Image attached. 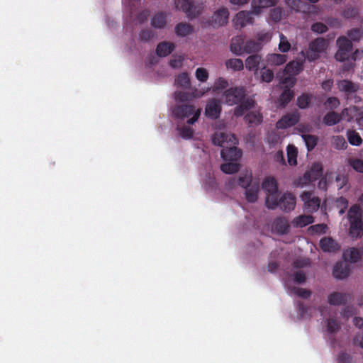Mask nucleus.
Instances as JSON below:
<instances>
[{
    "label": "nucleus",
    "instance_id": "1",
    "mask_svg": "<svg viewBox=\"0 0 363 363\" xmlns=\"http://www.w3.org/2000/svg\"><path fill=\"white\" fill-rule=\"evenodd\" d=\"M201 114V110H195L193 105H177L172 108V115L174 118L184 119L193 116L188 119V124H194L199 119Z\"/></svg>",
    "mask_w": 363,
    "mask_h": 363
},
{
    "label": "nucleus",
    "instance_id": "2",
    "mask_svg": "<svg viewBox=\"0 0 363 363\" xmlns=\"http://www.w3.org/2000/svg\"><path fill=\"white\" fill-rule=\"evenodd\" d=\"M175 6L185 13L189 19L198 17L203 8L202 4L191 0H175Z\"/></svg>",
    "mask_w": 363,
    "mask_h": 363
},
{
    "label": "nucleus",
    "instance_id": "3",
    "mask_svg": "<svg viewBox=\"0 0 363 363\" xmlns=\"http://www.w3.org/2000/svg\"><path fill=\"white\" fill-rule=\"evenodd\" d=\"M340 91L345 94L347 101L358 103L361 101V97L357 93L359 89V84L348 79H341L337 83Z\"/></svg>",
    "mask_w": 363,
    "mask_h": 363
},
{
    "label": "nucleus",
    "instance_id": "4",
    "mask_svg": "<svg viewBox=\"0 0 363 363\" xmlns=\"http://www.w3.org/2000/svg\"><path fill=\"white\" fill-rule=\"evenodd\" d=\"M328 41L323 38H317L312 40L308 45V50L306 53V58L309 62H313L320 57L328 48Z\"/></svg>",
    "mask_w": 363,
    "mask_h": 363
},
{
    "label": "nucleus",
    "instance_id": "5",
    "mask_svg": "<svg viewBox=\"0 0 363 363\" xmlns=\"http://www.w3.org/2000/svg\"><path fill=\"white\" fill-rule=\"evenodd\" d=\"M223 96L228 105L238 104L245 98L246 90L242 86L231 87L224 91Z\"/></svg>",
    "mask_w": 363,
    "mask_h": 363
},
{
    "label": "nucleus",
    "instance_id": "6",
    "mask_svg": "<svg viewBox=\"0 0 363 363\" xmlns=\"http://www.w3.org/2000/svg\"><path fill=\"white\" fill-rule=\"evenodd\" d=\"M215 145L225 147L227 145H237L238 141L234 134L223 132H216L211 137Z\"/></svg>",
    "mask_w": 363,
    "mask_h": 363
},
{
    "label": "nucleus",
    "instance_id": "7",
    "mask_svg": "<svg viewBox=\"0 0 363 363\" xmlns=\"http://www.w3.org/2000/svg\"><path fill=\"white\" fill-rule=\"evenodd\" d=\"M301 199L303 201L304 208L309 213H313L318 210L320 204V199L318 196H314L311 191H304L301 195Z\"/></svg>",
    "mask_w": 363,
    "mask_h": 363
},
{
    "label": "nucleus",
    "instance_id": "8",
    "mask_svg": "<svg viewBox=\"0 0 363 363\" xmlns=\"http://www.w3.org/2000/svg\"><path fill=\"white\" fill-rule=\"evenodd\" d=\"M323 174V167L320 163H314L311 169L304 173L302 178H300V184L306 185L318 179Z\"/></svg>",
    "mask_w": 363,
    "mask_h": 363
},
{
    "label": "nucleus",
    "instance_id": "9",
    "mask_svg": "<svg viewBox=\"0 0 363 363\" xmlns=\"http://www.w3.org/2000/svg\"><path fill=\"white\" fill-rule=\"evenodd\" d=\"M252 12L248 11H241L238 12L234 19L233 23L235 28H242L247 25H252L254 23Z\"/></svg>",
    "mask_w": 363,
    "mask_h": 363
},
{
    "label": "nucleus",
    "instance_id": "10",
    "mask_svg": "<svg viewBox=\"0 0 363 363\" xmlns=\"http://www.w3.org/2000/svg\"><path fill=\"white\" fill-rule=\"evenodd\" d=\"M300 119V114L297 111L289 113L278 121L277 126L278 128H287L295 125Z\"/></svg>",
    "mask_w": 363,
    "mask_h": 363
},
{
    "label": "nucleus",
    "instance_id": "11",
    "mask_svg": "<svg viewBox=\"0 0 363 363\" xmlns=\"http://www.w3.org/2000/svg\"><path fill=\"white\" fill-rule=\"evenodd\" d=\"M221 110L220 101L216 99H211L206 104L205 114L208 118L217 119L220 117Z\"/></svg>",
    "mask_w": 363,
    "mask_h": 363
},
{
    "label": "nucleus",
    "instance_id": "12",
    "mask_svg": "<svg viewBox=\"0 0 363 363\" xmlns=\"http://www.w3.org/2000/svg\"><path fill=\"white\" fill-rule=\"evenodd\" d=\"M235 145H227L222 149L220 155L224 160L238 161L241 157L242 152Z\"/></svg>",
    "mask_w": 363,
    "mask_h": 363
},
{
    "label": "nucleus",
    "instance_id": "13",
    "mask_svg": "<svg viewBox=\"0 0 363 363\" xmlns=\"http://www.w3.org/2000/svg\"><path fill=\"white\" fill-rule=\"evenodd\" d=\"M229 17V11L226 8L217 10L212 16V26L213 27L223 26L227 24Z\"/></svg>",
    "mask_w": 363,
    "mask_h": 363
},
{
    "label": "nucleus",
    "instance_id": "14",
    "mask_svg": "<svg viewBox=\"0 0 363 363\" xmlns=\"http://www.w3.org/2000/svg\"><path fill=\"white\" fill-rule=\"evenodd\" d=\"M350 298L351 296L350 294L333 292L328 295V302L332 306H341L345 305Z\"/></svg>",
    "mask_w": 363,
    "mask_h": 363
},
{
    "label": "nucleus",
    "instance_id": "15",
    "mask_svg": "<svg viewBox=\"0 0 363 363\" xmlns=\"http://www.w3.org/2000/svg\"><path fill=\"white\" fill-rule=\"evenodd\" d=\"M295 206L296 197L291 193H285L279 199V207L285 212H289L294 210Z\"/></svg>",
    "mask_w": 363,
    "mask_h": 363
},
{
    "label": "nucleus",
    "instance_id": "16",
    "mask_svg": "<svg viewBox=\"0 0 363 363\" xmlns=\"http://www.w3.org/2000/svg\"><path fill=\"white\" fill-rule=\"evenodd\" d=\"M320 248L325 252H335L340 248V245L331 237H324L319 242Z\"/></svg>",
    "mask_w": 363,
    "mask_h": 363
},
{
    "label": "nucleus",
    "instance_id": "17",
    "mask_svg": "<svg viewBox=\"0 0 363 363\" xmlns=\"http://www.w3.org/2000/svg\"><path fill=\"white\" fill-rule=\"evenodd\" d=\"M350 267L345 262H337L333 267V275L335 279H344L350 275Z\"/></svg>",
    "mask_w": 363,
    "mask_h": 363
},
{
    "label": "nucleus",
    "instance_id": "18",
    "mask_svg": "<svg viewBox=\"0 0 363 363\" xmlns=\"http://www.w3.org/2000/svg\"><path fill=\"white\" fill-rule=\"evenodd\" d=\"M276 3L277 0H252L251 3L252 13L259 14L263 9L273 6Z\"/></svg>",
    "mask_w": 363,
    "mask_h": 363
},
{
    "label": "nucleus",
    "instance_id": "19",
    "mask_svg": "<svg viewBox=\"0 0 363 363\" xmlns=\"http://www.w3.org/2000/svg\"><path fill=\"white\" fill-rule=\"evenodd\" d=\"M273 228L279 235L287 234L289 231V223L284 217L277 218L273 223Z\"/></svg>",
    "mask_w": 363,
    "mask_h": 363
},
{
    "label": "nucleus",
    "instance_id": "20",
    "mask_svg": "<svg viewBox=\"0 0 363 363\" xmlns=\"http://www.w3.org/2000/svg\"><path fill=\"white\" fill-rule=\"evenodd\" d=\"M245 38L241 35L233 38L230 43L231 52L236 55H242V49L245 48Z\"/></svg>",
    "mask_w": 363,
    "mask_h": 363
},
{
    "label": "nucleus",
    "instance_id": "21",
    "mask_svg": "<svg viewBox=\"0 0 363 363\" xmlns=\"http://www.w3.org/2000/svg\"><path fill=\"white\" fill-rule=\"evenodd\" d=\"M303 69V61H291L289 62L285 68L284 72L289 75H298Z\"/></svg>",
    "mask_w": 363,
    "mask_h": 363
},
{
    "label": "nucleus",
    "instance_id": "22",
    "mask_svg": "<svg viewBox=\"0 0 363 363\" xmlns=\"http://www.w3.org/2000/svg\"><path fill=\"white\" fill-rule=\"evenodd\" d=\"M259 191V184L255 182L248 188L245 189V198L249 203H255L258 199V192Z\"/></svg>",
    "mask_w": 363,
    "mask_h": 363
},
{
    "label": "nucleus",
    "instance_id": "23",
    "mask_svg": "<svg viewBox=\"0 0 363 363\" xmlns=\"http://www.w3.org/2000/svg\"><path fill=\"white\" fill-rule=\"evenodd\" d=\"M349 234L352 239H357L363 235L362 220L353 221L350 223Z\"/></svg>",
    "mask_w": 363,
    "mask_h": 363
},
{
    "label": "nucleus",
    "instance_id": "24",
    "mask_svg": "<svg viewBox=\"0 0 363 363\" xmlns=\"http://www.w3.org/2000/svg\"><path fill=\"white\" fill-rule=\"evenodd\" d=\"M264 191L267 193H278V183L273 177H268L262 182V184Z\"/></svg>",
    "mask_w": 363,
    "mask_h": 363
},
{
    "label": "nucleus",
    "instance_id": "25",
    "mask_svg": "<svg viewBox=\"0 0 363 363\" xmlns=\"http://www.w3.org/2000/svg\"><path fill=\"white\" fill-rule=\"evenodd\" d=\"M244 120L249 126L257 125L262 123L263 116L258 111H251L245 116Z\"/></svg>",
    "mask_w": 363,
    "mask_h": 363
},
{
    "label": "nucleus",
    "instance_id": "26",
    "mask_svg": "<svg viewBox=\"0 0 363 363\" xmlns=\"http://www.w3.org/2000/svg\"><path fill=\"white\" fill-rule=\"evenodd\" d=\"M343 257L345 260L356 263L361 259L362 252L357 248L351 247L344 252Z\"/></svg>",
    "mask_w": 363,
    "mask_h": 363
},
{
    "label": "nucleus",
    "instance_id": "27",
    "mask_svg": "<svg viewBox=\"0 0 363 363\" xmlns=\"http://www.w3.org/2000/svg\"><path fill=\"white\" fill-rule=\"evenodd\" d=\"M174 49V45L172 43H160L156 48V53L160 57H166L169 55Z\"/></svg>",
    "mask_w": 363,
    "mask_h": 363
},
{
    "label": "nucleus",
    "instance_id": "28",
    "mask_svg": "<svg viewBox=\"0 0 363 363\" xmlns=\"http://www.w3.org/2000/svg\"><path fill=\"white\" fill-rule=\"evenodd\" d=\"M175 33L180 37H185L194 32V27L188 23H179L174 28Z\"/></svg>",
    "mask_w": 363,
    "mask_h": 363
},
{
    "label": "nucleus",
    "instance_id": "29",
    "mask_svg": "<svg viewBox=\"0 0 363 363\" xmlns=\"http://www.w3.org/2000/svg\"><path fill=\"white\" fill-rule=\"evenodd\" d=\"M294 92L285 88L278 99L279 107L284 108L294 98Z\"/></svg>",
    "mask_w": 363,
    "mask_h": 363
},
{
    "label": "nucleus",
    "instance_id": "30",
    "mask_svg": "<svg viewBox=\"0 0 363 363\" xmlns=\"http://www.w3.org/2000/svg\"><path fill=\"white\" fill-rule=\"evenodd\" d=\"M261 61V55L258 54L251 55L245 60V67L249 70H257Z\"/></svg>",
    "mask_w": 363,
    "mask_h": 363
},
{
    "label": "nucleus",
    "instance_id": "31",
    "mask_svg": "<svg viewBox=\"0 0 363 363\" xmlns=\"http://www.w3.org/2000/svg\"><path fill=\"white\" fill-rule=\"evenodd\" d=\"M287 60V57L284 54H269L267 57V63L270 65H281Z\"/></svg>",
    "mask_w": 363,
    "mask_h": 363
},
{
    "label": "nucleus",
    "instance_id": "32",
    "mask_svg": "<svg viewBox=\"0 0 363 363\" xmlns=\"http://www.w3.org/2000/svg\"><path fill=\"white\" fill-rule=\"evenodd\" d=\"M262 48V45L260 42H256L255 40H246L245 48L242 49V54H250L259 52Z\"/></svg>",
    "mask_w": 363,
    "mask_h": 363
},
{
    "label": "nucleus",
    "instance_id": "33",
    "mask_svg": "<svg viewBox=\"0 0 363 363\" xmlns=\"http://www.w3.org/2000/svg\"><path fill=\"white\" fill-rule=\"evenodd\" d=\"M347 217L350 223L353 221L362 220V210L359 206L353 205L348 211Z\"/></svg>",
    "mask_w": 363,
    "mask_h": 363
},
{
    "label": "nucleus",
    "instance_id": "34",
    "mask_svg": "<svg viewBox=\"0 0 363 363\" xmlns=\"http://www.w3.org/2000/svg\"><path fill=\"white\" fill-rule=\"evenodd\" d=\"M342 119V116L335 111L327 113L323 117V123L328 126L338 123Z\"/></svg>",
    "mask_w": 363,
    "mask_h": 363
},
{
    "label": "nucleus",
    "instance_id": "35",
    "mask_svg": "<svg viewBox=\"0 0 363 363\" xmlns=\"http://www.w3.org/2000/svg\"><path fill=\"white\" fill-rule=\"evenodd\" d=\"M166 14L163 12L156 13L151 21V25L155 28H162L166 25Z\"/></svg>",
    "mask_w": 363,
    "mask_h": 363
},
{
    "label": "nucleus",
    "instance_id": "36",
    "mask_svg": "<svg viewBox=\"0 0 363 363\" xmlns=\"http://www.w3.org/2000/svg\"><path fill=\"white\" fill-rule=\"evenodd\" d=\"M266 206L269 209H275L279 206V199H278V193H267L266 194Z\"/></svg>",
    "mask_w": 363,
    "mask_h": 363
},
{
    "label": "nucleus",
    "instance_id": "37",
    "mask_svg": "<svg viewBox=\"0 0 363 363\" xmlns=\"http://www.w3.org/2000/svg\"><path fill=\"white\" fill-rule=\"evenodd\" d=\"M301 137L305 142L308 151H312L317 145L318 138L316 135L302 134Z\"/></svg>",
    "mask_w": 363,
    "mask_h": 363
},
{
    "label": "nucleus",
    "instance_id": "38",
    "mask_svg": "<svg viewBox=\"0 0 363 363\" xmlns=\"http://www.w3.org/2000/svg\"><path fill=\"white\" fill-rule=\"evenodd\" d=\"M288 162L291 166L297 164V148L293 145H289L286 148Z\"/></svg>",
    "mask_w": 363,
    "mask_h": 363
},
{
    "label": "nucleus",
    "instance_id": "39",
    "mask_svg": "<svg viewBox=\"0 0 363 363\" xmlns=\"http://www.w3.org/2000/svg\"><path fill=\"white\" fill-rule=\"evenodd\" d=\"M337 45L338 49L345 50L346 52H352V41L345 36H340L337 39Z\"/></svg>",
    "mask_w": 363,
    "mask_h": 363
},
{
    "label": "nucleus",
    "instance_id": "40",
    "mask_svg": "<svg viewBox=\"0 0 363 363\" xmlns=\"http://www.w3.org/2000/svg\"><path fill=\"white\" fill-rule=\"evenodd\" d=\"M347 136L349 143L352 145L359 146L362 143V138L356 130H349L347 133Z\"/></svg>",
    "mask_w": 363,
    "mask_h": 363
},
{
    "label": "nucleus",
    "instance_id": "41",
    "mask_svg": "<svg viewBox=\"0 0 363 363\" xmlns=\"http://www.w3.org/2000/svg\"><path fill=\"white\" fill-rule=\"evenodd\" d=\"M311 100V94H303L297 99V106L301 109H305L308 107Z\"/></svg>",
    "mask_w": 363,
    "mask_h": 363
},
{
    "label": "nucleus",
    "instance_id": "42",
    "mask_svg": "<svg viewBox=\"0 0 363 363\" xmlns=\"http://www.w3.org/2000/svg\"><path fill=\"white\" fill-rule=\"evenodd\" d=\"M176 84L183 88L188 89L191 86L190 79L186 72H183L178 75L175 80Z\"/></svg>",
    "mask_w": 363,
    "mask_h": 363
},
{
    "label": "nucleus",
    "instance_id": "43",
    "mask_svg": "<svg viewBox=\"0 0 363 363\" xmlns=\"http://www.w3.org/2000/svg\"><path fill=\"white\" fill-rule=\"evenodd\" d=\"M227 68H230L234 71H240L243 69V62L238 58L230 59L225 62Z\"/></svg>",
    "mask_w": 363,
    "mask_h": 363
},
{
    "label": "nucleus",
    "instance_id": "44",
    "mask_svg": "<svg viewBox=\"0 0 363 363\" xmlns=\"http://www.w3.org/2000/svg\"><path fill=\"white\" fill-rule=\"evenodd\" d=\"M220 169L226 174H233L238 172L240 169V165L238 163L230 162L221 164Z\"/></svg>",
    "mask_w": 363,
    "mask_h": 363
},
{
    "label": "nucleus",
    "instance_id": "45",
    "mask_svg": "<svg viewBox=\"0 0 363 363\" xmlns=\"http://www.w3.org/2000/svg\"><path fill=\"white\" fill-rule=\"evenodd\" d=\"M314 221L312 216H299L295 219V223L297 226L304 227L309 224L313 223Z\"/></svg>",
    "mask_w": 363,
    "mask_h": 363
},
{
    "label": "nucleus",
    "instance_id": "46",
    "mask_svg": "<svg viewBox=\"0 0 363 363\" xmlns=\"http://www.w3.org/2000/svg\"><path fill=\"white\" fill-rule=\"evenodd\" d=\"M237 179L238 185L245 189L248 188L252 184V177L251 174H245L242 176H240Z\"/></svg>",
    "mask_w": 363,
    "mask_h": 363
},
{
    "label": "nucleus",
    "instance_id": "47",
    "mask_svg": "<svg viewBox=\"0 0 363 363\" xmlns=\"http://www.w3.org/2000/svg\"><path fill=\"white\" fill-rule=\"evenodd\" d=\"M228 86V82L223 77L218 78L215 82L214 86L212 87V91L213 92H217L219 90L225 89Z\"/></svg>",
    "mask_w": 363,
    "mask_h": 363
},
{
    "label": "nucleus",
    "instance_id": "48",
    "mask_svg": "<svg viewBox=\"0 0 363 363\" xmlns=\"http://www.w3.org/2000/svg\"><path fill=\"white\" fill-rule=\"evenodd\" d=\"M348 164L351 166L355 171L358 172L363 173V160L357 158H350L348 160Z\"/></svg>",
    "mask_w": 363,
    "mask_h": 363
},
{
    "label": "nucleus",
    "instance_id": "49",
    "mask_svg": "<svg viewBox=\"0 0 363 363\" xmlns=\"http://www.w3.org/2000/svg\"><path fill=\"white\" fill-rule=\"evenodd\" d=\"M180 136L184 139H191L194 135V130L189 126L177 127Z\"/></svg>",
    "mask_w": 363,
    "mask_h": 363
},
{
    "label": "nucleus",
    "instance_id": "50",
    "mask_svg": "<svg viewBox=\"0 0 363 363\" xmlns=\"http://www.w3.org/2000/svg\"><path fill=\"white\" fill-rule=\"evenodd\" d=\"M340 326L338 321L334 318H329L327 320V331L330 333H335L337 332Z\"/></svg>",
    "mask_w": 363,
    "mask_h": 363
},
{
    "label": "nucleus",
    "instance_id": "51",
    "mask_svg": "<svg viewBox=\"0 0 363 363\" xmlns=\"http://www.w3.org/2000/svg\"><path fill=\"white\" fill-rule=\"evenodd\" d=\"M196 79L201 82H205L208 79V72L203 67L197 68L195 73Z\"/></svg>",
    "mask_w": 363,
    "mask_h": 363
},
{
    "label": "nucleus",
    "instance_id": "52",
    "mask_svg": "<svg viewBox=\"0 0 363 363\" xmlns=\"http://www.w3.org/2000/svg\"><path fill=\"white\" fill-rule=\"evenodd\" d=\"M347 35L350 40L359 41L362 36V31L360 28H352L347 31Z\"/></svg>",
    "mask_w": 363,
    "mask_h": 363
},
{
    "label": "nucleus",
    "instance_id": "53",
    "mask_svg": "<svg viewBox=\"0 0 363 363\" xmlns=\"http://www.w3.org/2000/svg\"><path fill=\"white\" fill-rule=\"evenodd\" d=\"M282 11L279 7H275L269 11V19L274 22H278L281 19Z\"/></svg>",
    "mask_w": 363,
    "mask_h": 363
},
{
    "label": "nucleus",
    "instance_id": "54",
    "mask_svg": "<svg viewBox=\"0 0 363 363\" xmlns=\"http://www.w3.org/2000/svg\"><path fill=\"white\" fill-rule=\"evenodd\" d=\"M324 104L328 108L335 109L340 105V101L338 98L330 96L327 99Z\"/></svg>",
    "mask_w": 363,
    "mask_h": 363
},
{
    "label": "nucleus",
    "instance_id": "55",
    "mask_svg": "<svg viewBox=\"0 0 363 363\" xmlns=\"http://www.w3.org/2000/svg\"><path fill=\"white\" fill-rule=\"evenodd\" d=\"M291 48V44L289 43L286 37L283 34L280 35V43L279 44V49L282 52H288Z\"/></svg>",
    "mask_w": 363,
    "mask_h": 363
},
{
    "label": "nucleus",
    "instance_id": "56",
    "mask_svg": "<svg viewBox=\"0 0 363 363\" xmlns=\"http://www.w3.org/2000/svg\"><path fill=\"white\" fill-rule=\"evenodd\" d=\"M328 27L325 24L321 22H317L311 25V30L317 33H324L328 30Z\"/></svg>",
    "mask_w": 363,
    "mask_h": 363
},
{
    "label": "nucleus",
    "instance_id": "57",
    "mask_svg": "<svg viewBox=\"0 0 363 363\" xmlns=\"http://www.w3.org/2000/svg\"><path fill=\"white\" fill-rule=\"evenodd\" d=\"M358 14V10L355 7H347L342 13V16L345 18H354Z\"/></svg>",
    "mask_w": 363,
    "mask_h": 363
},
{
    "label": "nucleus",
    "instance_id": "58",
    "mask_svg": "<svg viewBox=\"0 0 363 363\" xmlns=\"http://www.w3.org/2000/svg\"><path fill=\"white\" fill-rule=\"evenodd\" d=\"M261 79L263 82H270L274 79V72L269 69H263L261 71Z\"/></svg>",
    "mask_w": 363,
    "mask_h": 363
},
{
    "label": "nucleus",
    "instance_id": "59",
    "mask_svg": "<svg viewBox=\"0 0 363 363\" xmlns=\"http://www.w3.org/2000/svg\"><path fill=\"white\" fill-rule=\"evenodd\" d=\"M334 144L336 148L340 150H344L347 147V142L342 135H337L333 138Z\"/></svg>",
    "mask_w": 363,
    "mask_h": 363
},
{
    "label": "nucleus",
    "instance_id": "60",
    "mask_svg": "<svg viewBox=\"0 0 363 363\" xmlns=\"http://www.w3.org/2000/svg\"><path fill=\"white\" fill-rule=\"evenodd\" d=\"M327 228L328 227L325 224L320 223L311 225L309 228V230L312 232V233L320 234L325 233L326 232Z\"/></svg>",
    "mask_w": 363,
    "mask_h": 363
},
{
    "label": "nucleus",
    "instance_id": "61",
    "mask_svg": "<svg viewBox=\"0 0 363 363\" xmlns=\"http://www.w3.org/2000/svg\"><path fill=\"white\" fill-rule=\"evenodd\" d=\"M292 292L296 294L298 296L307 298L311 296V291L306 289L294 287Z\"/></svg>",
    "mask_w": 363,
    "mask_h": 363
},
{
    "label": "nucleus",
    "instance_id": "62",
    "mask_svg": "<svg viewBox=\"0 0 363 363\" xmlns=\"http://www.w3.org/2000/svg\"><path fill=\"white\" fill-rule=\"evenodd\" d=\"M351 52H346L345 50L338 49L335 53V57L337 61L344 62L349 59Z\"/></svg>",
    "mask_w": 363,
    "mask_h": 363
},
{
    "label": "nucleus",
    "instance_id": "63",
    "mask_svg": "<svg viewBox=\"0 0 363 363\" xmlns=\"http://www.w3.org/2000/svg\"><path fill=\"white\" fill-rule=\"evenodd\" d=\"M309 308L303 303H298V313L301 318H304L308 315Z\"/></svg>",
    "mask_w": 363,
    "mask_h": 363
},
{
    "label": "nucleus",
    "instance_id": "64",
    "mask_svg": "<svg viewBox=\"0 0 363 363\" xmlns=\"http://www.w3.org/2000/svg\"><path fill=\"white\" fill-rule=\"evenodd\" d=\"M153 37V33L150 29H145L140 31L139 38L140 40L147 42Z\"/></svg>",
    "mask_w": 363,
    "mask_h": 363
}]
</instances>
